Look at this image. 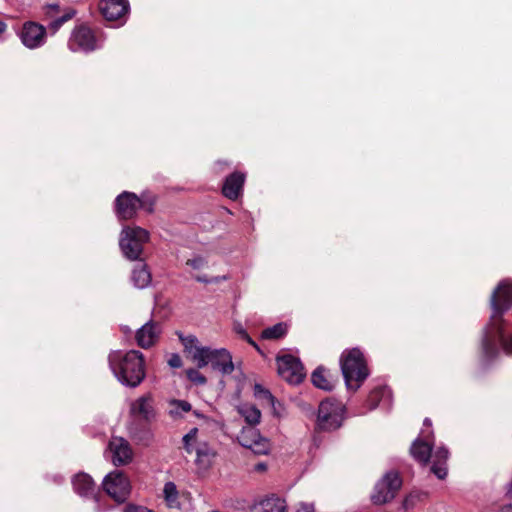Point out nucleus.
<instances>
[{
	"instance_id": "f257e3e1",
	"label": "nucleus",
	"mask_w": 512,
	"mask_h": 512,
	"mask_svg": "<svg viewBox=\"0 0 512 512\" xmlns=\"http://www.w3.org/2000/svg\"><path fill=\"white\" fill-rule=\"evenodd\" d=\"M492 313L490 321L485 327L482 347L488 359L499 353L498 344L501 343L504 351L512 355V336L504 340L503 314L512 306V281L500 282L493 291L490 299Z\"/></svg>"
},
{
	"instance_id": "f03ea898",
	"label": "nucleus",
	"mask_w": 512,
	"mask_h": 512,
	"mask_svg": "<svg viewBox=\"0 0 512 512\" xmlns=\"http://www.w3.org/2000/svg\"><path fill=\"white\" fill-rule=\"evenodd\" d=\"M109 366L117 380L128 387L135 388L145 378L144 356L137 350L112 351L108 356Z\"/></svg>"
},
{
	"instance_id": "7ed1b4c3",
	"label": "nucleus",
	"mask_w": 512,
	"mask_h": 512,
	"mask_svg": "<svg viewBox=\"0 0 512 512\" xmlns=\"http://www.w3.org/2000/svg\"><path fill=\"white\" fill-rule=\"evenodd\" d=\"M433 439L431 421L426 418L424 420V428L421 430L417 439L413 442L410 451L413 458L423 465H426L430 457H433L431 471L437 476V478L444 479L447 475L446 462L448 460L449 452L446 448L439 447L432 454Z\"/></svg>"
},
{
	"instance_id": "20e7f679",
	"label": "nucleus",
	"mask_w": 512,
	"mask_h": 512,
	"mask_svg": "<svg viewBox=\"0 0 512 512\" xmlns=\"http://www.w3.org/2000/svg\"><path fill=\"white\" fill-rule=\"evenodd\" d=\"M340 365L348 389L357 390L368 376L362 352L357 348L343 352Z\"/></svg>"
},
{
	"instance_id": "39448f33",
	"label": "nucleus",
	"mask_w": 512,
	"mask_h": 512,
	"mask_svg": "<svg viewBox=\"0 0 512 512\" xmlns=\"http://www.w3.org/2000/svg\"><path fill=\"white\" fill-rule=\"evenodd\" d=\"M149 232L139 226H125L120 234L119 246L123 255L132 261L140 260Z\"/></svg>"
},
{
	"instance_id": "423d86ee",
	"label": "nucleus",
	"mask_w": 512,
	"mask_h": 512,
	"mask_svg": "<svg viewBox=\"0 0 512 512\" xmlns=\"http://www.w3.org/2000/svg\"><path fill=\"white\" fill-rule=\"evenodd\" d=\"M345 406L338 400L326 399L319 405L317 428L322 431L338 429L344 420Z\"/></svg>"
},
{
	"instance_id": "0eeeda50",
	"label": "nucleus",
	"mask_w": 512,
	"mask_h": 512,
	"mask_svg": "<svg viewBox=\"0 0 512 512\" xmlns=\"http://www.w3.org/2000/svg\"><path fill=\"white\" fill-rule=\"evenodd\" d=\"M208 364H211L214 370L223 375H229L234 371L232 355L225 348L211 349L207 347L197 367L203 368Z\"/></svg>"
},
{
	"instance_id": "6e6552de",
	"label": "nucleus",
	"mask_w": 512,
	"mask_h": 512,
	"mask_svg": "<svg viewBox=\"0 0 512 512\" xmlns=\"http://www.w3.org/2000/svg\"><path fill=\"white\" fill-rule=\"evenodd\" d=\"M401 485L399 475L393 471L388 472L376 483L371 500L377 505L385 504L394 499Z\"/></svg>"
},
{
	"instance_id": "1a4fd4ad",
	"label": "nucleus",
	"mask_w": 512,
	"mask_h": 512,
	"mask_svg": "<svg viewBox=\"0 0 512 512\" xmlns=\"http://www.w3.org/2000/svg\"><path fill=\"white\" fill-rule=\"evenodd\" d=\"M68 47L73 52H91L101 47V41L94 32L85 25L74 28L68 40Z\"/></svg>"
},
{
	"instance_id": "9d476101",
	"label": "nucleus",
	"mask_w": 512,
	"mask_h": 512,
	"mask_svg": "<svg viewBox=\"0 0 512 512\" xmlns=\"http://www.w3.org/2000/svg\"><path fill=\"white\" fill-rule=\"evenodd\" d=\"M103 488L116 502H124L131 490L128 478L120 471L109 473L103 480Z\"/></svg>"
},
{
	"instance_id": "9b49d317",
	"label": "nucleus",
	"mask_w": 512,
	"mask_h": 512,
	"mask_svg": "<svg viewBox=\"0 0 512 512\" xmlns=\"http://www.w3.org/2000/svg\"><path fill=\"white\" fill-rule=\"evenodd\" d=\"M237 439L241 446L250 449L254 454L265 455L271 449L270 440L262 436L255 427H243Z\"/></svg>"
},
{
	"instance_id": "f8f14e48",
	"label": "nucleus",
	"mask_w": 512,
	"mask_h": 512,
	"mask_svg": "<svg viewBox=\"0 0 512 512\" xmlns=\"http://www.w3.org/2000/svg\"><path fill=\"white\" fill-rule=\"evenodd\" d=\"M18 36L21 43L28 49H38L46 43L47 31L46 28L34 21H27L23 23Z\"/></svg>"
},
{
	"instance_id": "ddd939ff",
	"label": "nucleus",
	"mask_w": 512,
	"mask_h": 512,
	"mask_svg": "<svg viewBox=\"0 0 512 512\" xmlns=\"http://www.w3.org/2000/svg\"><path fill=\"white\" fill-rule=\"evenodd\" d=\"M277 370L279 376L290 384H299L305 375L301 362L292 355L277 357Z\"/></svg>"
},
{
	"instance_id": "4468645a",
	"label": "nucleus",
	"mask_w": 512,
	"mask_h": 512,
	"mask_svg": "<svg viewBox=\"0 0 512 512\" xmlns=\"http://www.w3.org/2000/svg\"><path fill=\"white\" fill-rule=\"evenodd\" d=\"M141 207L146 208V201L131 192L125 191L115 200L116 215L121 220L133 218Z\"/></svg>"
},
{
	"instance_id": "2eb2a0df",
	"label": "nucleus",
	"mask_w": 512,
	"mask_h": 512,
	"mask_svg": "<svg viewBox=\"0 0 512 512\" xmlns=\"http://www.w3.org/2000/svg\"><path fill=\"white\" fill-rule=\"evenodd\" d=\"M109 451L112 462L116 466L124 465L132 460V449L127 440L122 437H113L109 442Z\"/></svg>"
},
{
	"instance_id": "dca6fc26",
	"label": "nucleus",
	"mask_w": 512,
	"mask_h": 512,
	"mask_svg": "<svg viewBox=\"0 0 512 512\" xmlns=\"http://www.w3.org/2000/svg\"><path fill=\"white\" fill-rule=\"evenodd\" d=\"M99 9L106 20L114 21L126 16L129 5L125 0H101Z\"/></svg>"
},
{
	"instance_id": "f3484780",
	"label": "nucleus",
	"mask_w": 512,
	"mask_h": 512,
	"mask_svg": "<svg viewBox=\"0 0 512 512\" xmlns=\"http://www.w3.org/2000/svg\"><path fill=\"white\" fill-rule=\"evenodd\" d=\"M132 416L145 421H151L155 416L153 399L150 394L143 395L133 401L130 406Z\"/></svg>"
},
{
	"instance_id": "a211bd4d",
	"label": "nucleus",
	"mask_w": 512,
	"mask_h": 512,
	"mask_svg": "<svg viewBox=\"0 0 512 512\" xmlns=\"http://www.w3.org/2000/svg\"><path fill=\"white\" fill-rule=\"evenodd\" d=\"M59 10L60 7L58 4H48L43 7L45 20L51 19L48 28L52 31L53 34L56 33L65 22L72 19L75 15V10L69 9L62 16L56 17L59 13Z\"/></svg>"
},
{
	"instance_id": "6ab92c4d",
	"label": "nucleus",
	"mask_w": 512,
	"mask_h": 512,
	"mask_svg": "<svg viewBox=\"0 0 512 512\" xmlns=\"http://www.w3.org/2000/svg\"><path fill=\"white\" fill-rule=\"evenodd\" d=\"M72 485L75 493L84 498H94L96 496V485L86 473H78L72 479Z\"/></svg>"
},
{
	"instance_id": "aec40b11",
	"label": "nucleus",
	"mask_w": 512,
	"mask_h": 512,
	"mask_svg": "<svg viewBox=\"0 0 512 512\" xmlns=\"http://www.w3.org/2000/svg\"><path fill=\"white\" fill-rule=\"evenodd\" d=\"M159 328L156 323L150 321L145 323L136 332L137 344L144 349H147L155 344L159 336Z\"/></svg>"
},
{
	"instance_id": "412c9836",
	"label": "nucleus",
	"mask_w": 512,
	"mask_h": 512,
	"mask_svg": "<svg viewBox=\"0 0 512 512\" xmlns=\"http://www.w3.org/2000/svg\"><path fill=\"white\" fill-rule=\"evenodd\" d=\"M244 182L245 174L243 173L234 172L229 175L226 178L222 188L224 196L231 200H236L242 192Z\"/></svg>"
},
{
	"instance_id": "4be33fe9",
	"label": "nucleus",
	"mask_w": 512,
	"mask_h": 512,
	"mask_svg": "<svg viewBox=\"0 0 512 512\" xmlns=\"http://www.w3.org/2000/svg\"><path fill=\"white\" fill-rule=\"evenodd\" d=\"M250 512H287V506L283 499L273 495L254 503Z\"/></svg>"
},
{
	"instance_id": "5701e85b",
	"label": "nucleus",
	"mask_w": 512,
	"mask_h": 512,
	"mask_svg": "<svg viewBox=\"0 0 512 512\" xmlns=\"http://www.w3.org/2000/svg\"><path fill=\"white\" fill-rule=\"evenodd\" d=\"M131 280L133 285L139 289L146 288L151 283V272L141 259L132 270Z\"/></svg>"
},
{
	"instance_id": "b1692460",
	"label": "nucleus",
	"mask_w": 512,
	"mask_h": 512,
	"mask_svg": "<svg viewBox=\"0 0 512 512\" xmlns=\"http://www.w3.org/2000/svg\"><path fill=\"white\" fill-rule=\"evenodd\" d=\"M180 340L184 347V351L188 353L192 360L198 365L207 347L200 346L198 344V339L192 335L180 336Z\"/></svg>"
},
{
	"instance_id": "393cba45",
	"label": "nucleus",
	"mask_w": 512,
	"mask_h": 512,
	"mask_svg": "<svg viewBox=\"0 0 512 512\" xmlns=\"http://www.w3.org/2000/svg\"><path fill=\"white\" fill-rule=\"evenodd\" d=\"M196 463L200 469L206 470L209 468L215 457V452L206 443L198 444L195 447Z\"/></svg>"
},
{
	"instance_id": "a878e982",
	"label": "nucleus",
	"mask_w": 512,
	"mask_h": 512,
	"mask_svg": "<svg viewBox=\"0 0 512 512\" xmlns=\"http://www.w3.org/2000/svg\"><path fill=\"white\" fill-rule=\"evenodd\" d=\"M390 400L391 390L388 387H378L370 393L367 402L370 409H375L380 403L389 406Z\"/></svg>"
},
{
	"instance_id": "bb28decb",
	"label": "nucleus",
	"mask_w": 512,
	"mask_h": 512,
	"mask_svg": "<svg viewBox=\"0 0 512 512\" xmlns=\"http://www.w3.org/2000/svg\"><path fill=\"white\" fill-rule=\"evenodd\" d=\"M237 410L248 424L247 427H255L260 423L261 412L256 406L246 403L240 405Z\"/></svg>"
},
{
	"instance_id": "cd10ccee",
	"label": "nucleus",
	"mask_w": 512,
	"mask_h": 512,
	"mask_svg": "<svg viewBox=\"0 0 512 512\" xmlns=\"http://www.w3.org/2000/svg\"><path fill=\"white\" fill-rule=\"evenodd\" d=\"M312 383L320 389L331 390L333 388V382L327 375V372L322 367L317 368L311 376Z\"/></svg>"
},
{
	"instance_id": "c85d7f7f",
	"label": "nucleus",
	"mask_w": 512,
	"mask_h": 512,
	"mask_svg": "<svg viewBox=\"0 0 512 512\" xmlns=\"http://www.w3.org/2000/svg\"><path fill=\"white\" fill-rule=\"evenodd\" d=\"M287 332V327L283 323H278L272 327H268L262 331L263 339H279Z\"/></svg>"
},
{
	"instance_id": "c756f323",
	"label": "nucleus",
	"mask_w": 512,
	"mask_h": 512,
	"mask_svg": "<svg viewBox=\"0 0 512 512\" xmlns=\"http://www.w3.org/2000/svg\"><path fill=\"white\" fill-rule=\"evenodd\" d=\"M170 405L172 406L170 414L174 416H180L183 412L191 410V404L185 400H172Z\"/></svg>"
},
{
	"instance_id": "7c9ffc66",
	"label": "nucleus",
	"mask_w": 512,
	"mask_h": 512,
	"mask_svg": "<svg viewBox=\"0 0 512 512\" xmlns=\"http://www.w3.org/2000/svg\"><path fill=\"white\" fill-rule=\"evenodd\" d=\"M163 493L165 500L168 502L169 506H173L178 497L176 485L173 482H167L164 485Z\"/></svg>"
},
{
	"instance_id": "2f4dec72",
	"label": "nucleus",
	"mask_w": 512,
	"mask_h": 512,
	"mask_svg": "<svg viewBox=\"0 0 512 512\" xmlns=\"http://www.w3.org/2000/svg\"><path fill=\"white\" fill-rule=\"evenodd\" d=\"M197 434L198 429L193 428L183 437L184 448L188 453H191L197 444Z\"/></svg>"
},
{
	"instance_id": "473e14b6",
	"label": "nucleus",
	"mask_w": 512,
	"mask_h": 512,
	"mask_svg": "<svg viewBox=\"0 0 512 512\" xmlns=\"http://www.w3.org/2000/svg\"><path fill=\"white\" fill-rule=\"evenodd\" d=\"M255 395L261 397L268 401L269 404L273 407L274 411H276L275 403L276 400L274 396L266 389L262 388L260 385H255Z\"/></svg>"
},
{
	"instance_id": "72a5a7b5",
	"label": "nucleus",
	"mask_w": 512,
	"mask_h": 512,
	"mask_svg": "<svg viewBox=\"0 0 512 512\" xmlns=\"http://www.w3.org/2000/svg\"><path fill=\"white\" fill-rule=\"evenodd\" d=\"M255 395L261 397L268 401L269 404L273 407L274 411H276L275 403L276 400L274 396L266 389L262 388L260 385H255Z\"/></svg>"
},
{
	"instance_id": "f704fd0d",
	"label": "nucleus",
	"mask_w": 512,
	"mask_h": 512,
	"mask_svg": "<svg viewBox=\"0 0 512 512\" xmlns=\"http://www.w3.org/2000/svg\"><path fill=\"white\" fill-rule=\"evenodd\" d=\"M186 376H187V378H188L191 382H193V383H195V384H197V385H204V384L206 383V378H205V376H203V375H202L198 370H196V369H193V368L188 369V370L186 371Z\"/></svg>"
},
{
	"instance_id": "c9c22d12",
	"label": "nucleus",
	"mask_w": 512,
	"mask_h": 512,
	"mask_svg": "<svg viewBox=\"0 0 512 512\" xmlns=\"http://www.w3.org/2000/svg\"><path fill=\"white\" fill-rule=\"evenodd\" d=\"M207 260L206 258L202 257V256H196L192 259H188L186 264L188 266H190L191 268L195 269V270H200L202 268H204L206 265H207Z\"/></svg>"
},
{
	"instance_id": "e433bc0d",
	"label": "nucleus",
	"mask_w": 512,
	"mask_h": 512,
	"mask_svg": "<svg viewBox=\"0 0 512 512\" xmlns=\"http://www.w3.org/2000/svg\"><path fill=\"white\" fill-rule=\"evenodd\" d=\"M235 332L240 335L243 339H245L248 343L253 345L254 347H257L256 343L250 338V336L247 334L246 330L240 325H235L234 327Z\"/></svg>"
},
{
	"instance_id": "4c0bfd02",
	"label": "nucleus",
	"mask_w": 512,
	"mask_h": 512,
	"mask_svg": "<svg viewBox=\"0 0 512 512\" xmlns=\"http://www.w3.org/2000/svg\"><path fill=\"white\" fill-rule=\"evenodd\" d=\"M226 277L223 276V277H214L212 279H209L207 276L203 275V276H200V275H197L195 276V280L198 281V282H201V283H219L221 280H225Z\"/></svg>"
},
{
	"instance_id": "58836bf2",
	"label": "nucleus",
	"mask_w": 512,
	"mask_h": 512,
	"mask_svg": "<svg viewBox=\"0 0 512 512\" xmlns=\"http://www.w3.org/2000/svg\"><path fill=\"white\" fill-rule=\"evenodd\" d=\"M168 364L172 368H180L182 366V359L178 354H172L168 359Z\"/></svg>"
},
{
	"instance_id": "ea45409f",
	"label": "nucleus",
	"mask_w": 512,
	"mask_h": 512,
	"mask_svg": "<svg viewBox=\"0 0 512 512\" xmlns=\"http://www.w3.org/2000/svg\"><path fill=\"white\" fill-rule=\"evenodd\" d=\"M297 512H315V509L313 504L303 502L299 504Z\"/></svg>"
},
{
	"instance_id": "a19ab883",
	"label": "nucleus",
	"mask_w": 512,
	"mask_h": 512,
	"mask_svg": "<svg viewBox=\"0 0 512 512\" xmlns=\"http://www.w3.org/2000/svg\"><path fill=\"white\" fill-rule=\"evenodd\" d=\"M123 512H152L146 507L130 505L124 509Z\"/></svg>"
},
{
	"instance_id": "79ce46f5",
	"label": "nucleus",
	"mask_w": 512,
	"mask_h": 512,
	"mask_svg": "<svg viewBox=\"0 0 512 512\" xmlns=\"http://www.w3.org/2000/svg\"><path fill=\"white\" fill-rule=\"evenodd\" d=\"M414 498L415 496L410 494L409 496H407L404 501H403V507L405 509H408L410 507H412L414 505Z\"/></svg>"
},
{
	"instance_id": "37998d69",
	"label": "nucleus",
	"mask_w": 512,
	"mask_h": 512,
	"mask_svg": "<svg viewBox=\"0 0 512 512\" xmlns=\"http://www.w3.org/2000/svg\"><path fill=\"white\" fill-rule=\"evenodd\" d=\"M499 512H512V505H504L500 508Z\"/></svg>"
},
{
	"instance_id": "c03bdc74",
	"label": "nucleus",
	"mask_w": 512,
	"mask_h": 512,
	"mask_svg": "<svg viewBox=\"0 0 512 512\" xmlns=\"http://www.w3.org/2000/svg\"><path fill=\"white\" fill-rule=\"evenodd\" d=\"M256 470L257 471H264L266 470V465L264 463H259L256 465Z\"/></svg>"
},
{
	"instance_id": "a18cd8bd",
	"label": "nucleus",
	"mask_w": 512,
	"mask_h": 512,
	"mask_svg": "<svg viewBox=\"0 0 512 512\" xmlns=\"http://www.w3.org/2000/svg\"><path fill=\"white\" fill-rule=\"evenodd\" d=\"M6 30V24L0 21V34H2Z\"/></svg>"
},
{
	"instance_id": "49530a36",
	"label": "nucleus",
	"mask_w": 512,
	"mask_h": 512,
	"mask_svg": "<svg viewBox=\"0 0 512 512\" xmlns=\"http://www.w3.org/2000/svg\"><path fill=\"white\" fill-rule=\"evenodd\" d=\"M123 332L126 333V334H130L132 331L128 327H123Z\"/></svg>"
},
{
	"instance_id": "de8ad7c7",
	"label": "nucleus",
	"mask_w": 512,
	"mask_h": 512,
	"mask_svg": "<svg viewBox=\"0 0 512 512\" xmlns=\"http://www.w3.org/2000/svg\"><path fill=\"white\" fill-rule=\"evenodd\" d=\"M153 205V202H150L149 203V207H147L146 209L150 212L152 209H151V206Z\"/></svg>"
},
{
	"instance_id": "09e8293b",
	"label": "nucleus",
	"mask_w": 512,
	"mask_h": 512,
	"mask_svg": "<svg viewBox=\"0 0 512 512\" xmlns=\"http://www.w3.org/2000/svg\"><path fill=\"white\" fill-rule=\"evenodd\" d=\"M509 494H510V495H511V497H512V481H511L510 488H509Z\"/></svg>"
}]
</instances>
